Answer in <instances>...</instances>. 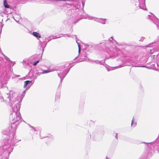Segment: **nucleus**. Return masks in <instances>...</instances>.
<instances>
[{
  "label": "nucleus",
  "mask_w": 159,
  "mask_h": 159,
  "mask_svg": "<svg viewBox=\"0 0 159 159\" xmlns=\"http://www.w3.org/2000/svg\"><path fill=\"white\" fill-rule=\"evenodd\" d=\"M33 34L34 36L37 38H40L41 37L40 34L37 32H33Z\"/></svg>",
  "instance_id": "1"
},
{
  "label": "nucleus",
  "mask_w": 159,
  "mask_h": 159,
  "mask_svg": "<svg viewBox=\"0 0 159 159\" xmlns=\"http://www.w3.org/2000/svg\"><path fill=\"white\" fill-rule=\"evenodd\" d=\"M31 83V81L30 80H26V81H24V85L23 86V87L25 88L27 85L29 83Z\"/></svg>",
  "instance_id": "2"
},
{
  "label": "nucleus",
  "mask_w": 159,
  "mask_h": 159,
  "mask_svg": "<svg viewBox=\"0 0 159 159\" xmlns=\"http://www.w3.org/2000/svg\"><path fill=\"white\" fill-rule=\"evenodd\" d=\"M4 6L6 8H10V6L7 3L6 0H5L4 1Z\"/></svg>",
  "instance_id": "3"
},
{
  "label": "nucleus",
  "mask_w": 159,
  "mask_h": 159,
  "mask_svg": "<svg viewBox=\"0 0 159 159\" xmlns=\"http://www.w3.org/2000/svg\"><path fill=\"white\" fill-rule=\"evenodd\" d=\"M50 72H51V71L50 70H44L43 71V72H42V73L43 74H45V73H48Z\"/></svg>",
  "instance_id": "4"
},
{
  "label": "nucleus",
  "mask_w": 159,
  "mask_h": 159,
  "mask_svg": "<svg viewBox=\"0 0 159 159\" xmlns=\"http://www.w3.org/2000/svg\"><path fill=\"white\" fill-rule=\"evenodd\" d=\"M39 61H36L34 62V63H33V65L34 66L36 65L39 62Z\"/></svg>",
  "instance_id": "5"
},
{
  "label": "nucleus",
  "mask_w": 159,
  "mask_h": 159,
  "mask_svg": "<svg viewBox=\"0 0 159 159\" xmlns=\"http://www.w3.org/2000/svg\"><path fill=\"white\" fill-rule=\"evenodd\" d=\"M134 120H132V122H131V125H133V123H134Z\"/></svg>",
  "instance_id": "6"
},
{
  "label": "nucleus",
  "mask_w": 159,
  "mask_h": 159,
  "mask_svg": "<svg viewBox=\"0 0 159 159\" xmlns=\"http://www.w3.org/2000/svg\"><path fill=\"white\" fill-rule=\"evenodd\" d=\"M80 46H79V52H80Z\"/></svg>",
  "instance_id": "7"
},
{
  "label": "nucleus",
  "mask_w": 159,
  "mask_h": 159,
  "mask_svg": "<svg viewBox=\"0 0 159 159\" xmlns=\"http://www.w3.org/2000/svg\"><path fill=\"white\" fill-rule=\"evenodd\" d=\"M20 75H17V77H20Z\"/></svg>",
  "instance_id": "8"
},
{
  "label": "nucleus",
  "mask_w": 159,
  "mask_h": 159,
  "mask_svg": "<svg viewBox=\"0 0 159 159\" xmlns=\"http://www.w3.org/2000/svg\"><path fill=\"white\" fill-rule=\"evenodd\" d=\"M2 98L3 101V98Z\"/></svg>",
  "instance_id": "9"
},
{
  "label": "nucleus",
  "mask_w": 159,
  "mask_h": 159,
  "mask_svg": "<svg viewBox=\"0 0 159 159\" xmlns=\"http://www.w3.org/2000/svg\"><path fill=\"white\" fill-rule=\"evenodd\" d=\"M116 136H117V134H116Z\"/></svg>",
  "instance_id": "10"
}]
</instances>
